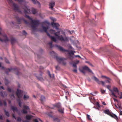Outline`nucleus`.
I'll return each mask as SVG.
<instances>
[{
    "label": "nucleus",
    "instance_id": "1",
    "mask_svg": "<svg viewBox=\"0 0 122 122\" xmlns=\"http://www.w3.org/2000/svg\"><path fill=\"white\" fill-rule=\"evenodd\" d=\"M24 10V12L25 14V17L31 21V26L32 29L35 30H36V27L39 25L40 22L39 20H33L32 18L30 17L29 15H27L26 14L31 13L30 10L29 8L25 5L22 7Z\"/></svg>",
    "mask_w": 122,
    "mask_h": 122
},
{
    "label": "nucleus",
    "instance_id": "2",
    "mask_svg": "<svg viewBox=\"0 0 122 122\" xmlns=\"http://www.w3.org/2000/svg\"><path fill=\"white\" fill-rule=\"evenodd\" d=\"M51 41L49 42L48 44L50 46L51 48H52L53 46L52 44V41L55 42L56 43H58L60 41H61L63 43H65L68 41V39H51Z\"/></svg>",
    "mask_w": 122,
    "mask_h": 122
},
{
    "label": "nucleus",
    "instance_id": "3",
    "mask_svg": "<svg viewBox=\"0 0 122 122\" xmlns=\"http://www.w3.org/2000/svg\"><path fill=\"white\" fill-rule=\"evenodd\" d=\"M55 46L56 47L59 49V50L62 52H68V54L69 55V56L68 58L70 59L71 60H72L73 58L72 56L71 55V54H72L73 55H74V52H75V51H71L70 52L68 50H65L63 48L61 47V46L57 45H56Z\"/></svg>",
    "mask_w": 122,
    "mask_h": 122
},
{
    "label": "nucleus",
    "instance_id": "4",
    "mask_svg": "<svg viewBox=\"0 0 122 122\" xmlns=\"http://www.w3.org/2000/svg\"><path fill=\"white\" fill-rule=\"evenodd\" d=\"M16 20L18 23L19 24H20L22 23L23 21L26 24H28L29 22L26 20H25L23 17H19L17 16L15 17Z\"/></svg>",
    "mask_w": 122,
    "mask_h": 122
},
{
    "label": "nucleus",
    "instance_id": "5",
    "mask_svg": "<svg viewBox=\"0 0 122 122\" xmlns=\"http://www.w3.org/2000/svg\"><path fill=\"white\" fill-rule=\"evenodd\" d=\"M23 91L21 90H19L18 89H17V91L16 92V94L18 98L17 99V101L18 102H21V101L20 98L22 97L23 96Z\"/></svg>",
    "mask_w": 122,
    "mask_h": 122
},
{
    "label": "nucleus",
    "instance_id": "6",
    "mask_svg": "<svg viewBox=\"0 0 122 122\" xmlns=\"http://www.w3.org/2000/svg\"><path fill=\"white\" fill-rule=\"evenodd\" d=\"M5 71L7 74H8V72H9L11 71H14L16 72L15 73V74L17 75H19L20 74V73L18 69L17 68H12L6 69L5 70Z\"/></svg>",
    "mask_w": 122,
    "mask_h": 122
},
{
    "label": "nucleus",
    "instance_id": "7",
    "mask_svg": "<svg viewBox=\"0 0 122 122\" xmlns=\"http://www.w3.org/2000/svg\"><path fill=\"white\" fill-rule=\"evenodd\" d=\"M57 61L60 63H62L63 65H65L66 64V62L65 61L66 60V59L63 58H61L57 56H55Z\"/></svg>",
    "mask_w": 122,
    "mask_h": 122
},
{
    "label": "nucleus",
    "instance_id": "8",
    "mask_svg": "<svg viewBox=\"0 0 122 122\" xmlns=\"http://www.w3.org/2000/svg\"><path fill=\"white\" fill-rule=\"evenodd\" d=\"M42 27L43 31L46 33L47 36H48L49 37H50L51 38H55L54 36H51L47 32V30L49 28V26L45 27L43 25H42Z\"/></svg>",
    "mask_w": 122,
    "mask_h": 122
},
{
    "label": "nucleus",
    "instance_id": "9",
    "mask_svg": "<svg viewBox=\"0 0 122 122\" xmlns=\"http://www.w3.org/2000/svg\"><path fill=\"white\" fill-rule=\"evenodd\" d=\"M60 33L61 32L62 35H59L58 36H57V38H68L67 36L65 33V30H61L60 29Z\"/></svg>",
    "mask_w": 122,
    "mask_h": 122
},
{
    "label": "nucleus",
    "instance_id": "10",
    "mask_svg": "<svg viewBox=\"0 0 122 122\" xmlns=\"http://www.w3.org/2000/svg\"><path fill=\"white\" fill-rule=\"evenodd\" d=\"M49 32L50 33L54 35L55 36L57 37L61 34L60 31L56 32L55 30L52 29L50 30Z\"/></svg>",
    "mask_w": 122,
    "mask_h": 122
},
{
    "label": "nucleus",
    "instance_id": "11",
    "mask_svg": "<svg viewBox=\"0 0 122 122\" xmlns=\"http://www.w3.org/2000/svg\"><path fill=\"white\" fill-rule=\"evenodd\" d=\"M23 107L24 108L21 111V112L22 113L24 114H26L28 112L26 110H29L30 108L28 106L23 105Z\"/></svg>",
    "mask_w": 122,
    "mask_h": 122
},
{
    "label": "nucleus",
    "instance_id": "12",
    "mask_svg": "<svg viewBox=\"0 0 122 122\" xmlns=\"http://www.w3.org/2000/svg\"><path fill=\"white\" fill-rule=\"evenodd\" d=\"M92 79L94 80L98 84H100L101 83L102 85H104L105 84L104 82L102 81H99V80L95 76H93V77L92 78Z\"/></svg>",
    "mask_w": 122,
    "mask_h": 122
},
{
    "label": "nucleus",
    "instance_id": "13",
    "mask_svg": "<svg viewBox=\"0 0 122 122\" xmlns=\"http://www.w3.org/2000/svg\"><path fill=\"white\" fill-rule=\"evenodd\" d=\"M51 25L53 27L55 28L57 30H58L59 29V27L60 26L59 23L52 22L51 23Z\"/></svg>",
    "mask_w": 122,
    "mask_h": 122
},
{
    "label": "nucleus",
    "instance_id": "14",
    "mask_svg": "<svg viewBox=\"0 0 122 122\" xmlns=\"http://www.w3.org/2000/svg\"><path fill=\"white\" fill-rule=\"evenodd\" d=\"M106 87L112 93V96H114L116 98H117V97L114 93L113 91L110 89L111 87V86L110 85H107L106 86Z\"/></svg>",
    "mask_w": 122,
    "mask_h": 122
},
{
    "label": "nucleus",
    "instance_id": "15",
    "mask_svg": "<svg viewBox=\"0 0 122 122\" xmlns=\"http://www.w3.org/2000/svg\"><path fill=\"white\" fill-rule=\"evenodd\" d=\"M49 8H51V10H53L54 9L53 7L55 5V2L53 1L49 3Z\"/></svg>",
    "mask_w": 122,
    "mask_h": 122
},
{
    "label": "nucleus",
    "instance_id": "16",
    "mask_svg": "<svg viewBox=\"0 0 122 122\" xmlns=\"http://www.w3.org/2000/svg\"><path fill=\"white\" fill-rule=\"evenodd\" d=\"M82 69L83 70L87 71L88 72L93 74L92 70L87 66H85L82 67Z\"/></svg>",
    "mask_w": 122,
    "mask_h": 122
},
{
    "label": "nucleus",
    "instance_id": "17",
    "mask_svg": "<svg viewBox=\"0 0 122 122\" xmlns=\"http://www.w3.org/2000/svg\"><path fill=\"white\" fill-rule=\"evenodd\" d=\"M110 116L115 119L117 121V122H118V117L116 115L112 113Z\"/></svg>",
    "mask_w": 122,
    "mask_h": 122
},
{
    "label": "nucleus",
    "instance_id": "18",
    "mask_svg": "<svg viewBox=\"0 0 122 122\" xmlns=\"http://www.w3.org/2000/svg\"><path fill=\"white\" fill-rule=\"evenodd\" d=\"M64 108H61V107L58 109V112L61 114H62L64 113Z\"/></svg>",
    "mask_w": 122,
    "mask_h": 122
},
{
    "label": "nucleus",
    "instance_id": "19",
    "mask_svg": "<svg viewBox=\"0 0 122 122\" xmlns=\"http://www.w3.org/2000/svg\"><path fill=\"white\" fill-rule=\"evenodd\" d=\"M35 4H37L39 6V7L40 6L41 4L37 0H31Z\"/></svg>",
    "mask_w": 122,
    "mask_h": 122
},
{
    "label": "nucleus",
    "instance_id": "20",
    "mask_svg": "<svg viewBox=\"0 0 122 122\" xmlns=\"http://www.w3.org/2000/svg\"><path fill=\"white\" fill-rule=\"evenodd\" d=\"M11 109L14 112L15 111L17 112L18 111V109L16 107H15L14 106H12L11 107Z\"/></svg>",
    "mask_w": 122,
    "mask_h": 122
},
{
    "label": "nucleus",
    "instance_id": "21",
    "mask_svg": "<svg viewBox=\"0 0 122 122\" xmlns=\"http://www.w3.org/2000/svg\"><path fill=\"white\" fill-rule=\"evenodd\" d=\"M104 112L110 116L111 114L112 113V112H110L108 109H107L105 110L104 111Z\"/></svg>",
    "mask_w": 122,
    "mask_h": 122
},
{
    "label": "nucleus",
    "instance_id": "22",
    "mask_svg": "<svg viewBox=\"0 0 122 122\" xmlns=\"http://www.w3.org/2000/svg\"><path fill=\"white\" fill-rule=\"evenodd\" d=\"M0 94L2 97H4L5 96H6L7 95V94L6 92H5L4 93V94L2 92H0Z\"/></svg>",
    "mask_w": 122,
    "mask_h": 122
},
{
    "label": "nucleus",
    "instance_id": "23",
    "mask_svg": "<svg viewBox=\"0 0 122 122\" xmlns=\"http://www.w3.org/2000/svg\"><path fill=\"white\" fill-rule=\"evenodd\" d=\"M32 12L33 14H35L37 12V10L36 9H35L34 8H31Z\"/></svg>",
    "mask_w": 122,
    "mask_h": 122
},
{
    "label": "nucleus",
    "instance_id": "24",
    "mask_svg": "<svg viewBox=\"0 0 122 122\" xmlns=\"http://www.w3.org/2000/svg\"><path fill=\"white\" fill-rule=\"evenodd\" d=\"M53 105L54 107H56L58 108V109L61 107V104L60 103L56 104Z\"/></svg>",
    "mask_w": 122,
    "mask_h": 122
},
{
    "label": "nucleus",
    "instance_id": "25",
    "mask_svg": "<svg viewBox=\"0 0 122 122\" xmlns=\"http://www.w3.org/2000/svg\"><path fill=\"white\" fill-rule=\"evenodd\" d=\"M118 96H117V97H118L120 99H121L122 98V92H118Z\"/></svg>",
    "mask_w": 122,
    "mask_h": 122
},
{
    "label": "nucleus",
    "instance_id": "26",
    "mask_svg": "<svg viewBox=\"0 0 122 122\" xmlns=\"http://www.w3.org/2000/svg\"><path fill=\"white\" fill-rule=\"evenodd\" d=\"M33 116L31 115H26V118L28 120H30Z\"/></svg>",
    "mask_w": 122,
    "mask_h": 122
},
{
    "label": "nucleus",
    "instance_id": "27",
    "mask_svg": "<svg viewBox=\"0 0 122 122\" xmlns=\"http://www.w3.org/2000/svg\"><path fill=\"white\" fill-rule=\"evenodd\" d=\"M45 97L43 96H41V97L40 100L41 101V103L42 104L43 103V101L45 100Z\"/></svg>",
    "mask_w": 122,
    "mask_h": 122
},
{
    "label": "nucleus",
    "instance_id": "28",
    "mask_svg": "<svg viewBox=\"0 0 122 122\" xmlns=\"http://www.w3.org/2000/svg\"><path fill=\"white\" fill-rule=\"evenodd\" d=\"M53 121L56 122H61L60 120L57 117H54L53 118Z\"/></svg>",
    "mask_w": 122,
    "mask_h": 122
},
{
    "label": "nucleus",
    "instance_id": "29",
    "mask_svg": "<svg viewBox=\"0 0 122 122\" xmlns=\"http://www.w3.org/2000/svg\"><path fill=\"white\" fill-rule=\"evenodd\" d=\"M8 41V39H0V41L2 42H6V41Z\"/></svg>",
    "mask_w": 122,
    "mask_h": 122
},
{
    "label": "nucleus",
    "instance_id": "30",
    "mask_svg": "<svg viewBox=\"0 0 122 122\" xmlns=\"http://www.w3.org/2000/svg\"><path fill=\"white\" fill-rule=\"evenodd\" d=\"M113 91L116 93H118L119 92V91L118 90L117 88L116 87H114L113 88Z\"/></svg>",
    "mask_w": 122,
    "mask_h": 122
},
{
    "label": "nucleus",
    "instance_id": "31",
    "mask_svg": "<svg viewBox=\"0 0 122 122\" xmlns=\"http://www.w3.org/2000/svg\"><path fill=\"white\" fill-rule=\"evenodd\" d=\"M4 112H5V115L8 117H10V114L9 113L6 111L5 109H4Z\"/></svg>",
    "mask_w": 122,
    "mask_h": 122
},
{
    "label": "nucleus",
    "instance_id": "32",
    "mask_svg": "<svg viewBox=\"0 0 122 122\" xmlns=\"http://www.w3.org/2000/svg\"><path fill=\"white\" fill-rule=\"evenodd\" d=\"M67 30L68 33L70 34L69 35H71L72 33L74 32V30H72L71 31L69 30Z\"/></svg>",
    "mask_w": 122,
    "mask_h": 122
},
{
    "label": "nucleus",
    "instance_id": "33",
    "mask_svg": "<svg viewBox=\"0 0 122 122\" xmlns=\"http://www.w3.org/2000/svg\"><path fill=\"white\" fill-rule=\"evenodd\" d=\"M46 24H47L48 25L49 24V23L47 21H45L44 22H42V25H45Z\"/></svg>",
    "mask_w": 122,
    "mask_h": 122
},
{
    "label": "nucleus",
    "instance_id": "34",
    "mask_svg": "<svg viewBox=\"0 0 122 122\" xmlns=\"http://www.w3.org/2000/svg\"><path fill=\"white\" fill-rule=\"evenodd\" d=\"M29 98V96H28L25 95H24L23 97V98L25 100H27Z\"/></svg>",
    "mask_w": 122,
    "mask_h": 122
},
{
    "label": "nucleus",
    "instance_id": "35",
    "mask_svg": "<svg viewBox=\"0 0 122 122\" xmlns=\"http://www.w3.org/2000/svg\"><path fill=\"white\" fill-rule=\"evenodd\" d=\"M15 41V39H11V43L12 44H13Z\"/></svg>",
    "mask_w": 122,
    "mask_h": 122
},
{
    "label": "nucleus",
    "instance_id": "36",
    "mask_svg": "<svg viewBox=\"0 0 122 122\" xmlns=\"http://www.w3.org/2000/svg\"><path fill=\"white\" fill-rule=\"evenodd\" d=\"M101 77L102 78H106V79H107L108 80H111V79L109 78H108V77H107L106 76H101Z\"/></svg>",
    "mask_w": 122,
    "mask_h": 122
},
{
    "label": "nucleus",
    "instance_id": "37",
    "mask_svg": "<svg viewBox=\"0 0 122 122\" xmlns=\"http://www.w3.org/2000/svg\"><path fill=\"white\" fill-rule=\"evenodd\" d=\"M90 116L88 114H87V118L89 120H92V119L90 118Z\"/></svg>",
    "mask_w": 122,
    "mask_h": 122
},
{
    "label": "nucleus",
    "instance_id": "38",
    "mask_svg": "<svg viewBox=\"0 0 122 122\" xmlns=\"http://www.w3.org/2000/svg\"><path fill=\"white\" fill-rule=\"evenodd\" d=\"M5 85H7L9 83L8 81L7 80H5Z\"/></svg>",
    "mask_w": 122,
    "mask_h": 122
},
{
    "label": "nucleus",
    "instance_id": "39",
    "mask_svg": "<svg viewBox=\"0 0 122 122\" xmlns=\"http://www.w3.org/2000/svg\"><path fill=\"white\" fill-rule=\"evenodd\" d=\"M50 19L51 20L54 21H56V19L54 18L53 17H51Z\"/></svg>",
    "mask_w": 122,
    "mask_h": 122
},
{
    "label": "nucleus",
    "instance_id": "40",
    "mask_svg": "<svg viewBox=\"0 0 122 122\" xmlns=\"http://www.w3.org/2000/svg\"><path fill=\"white\" fill-rule=\"evenodd\" d=\"M21 120L22 119L20 117H18L17 118V121L18 122H20L21 121Z\"/></svg>",
    "mask_w": 122,
    "mask_h": 122
},
{
    "label": "nucleus",
    "instance_id": "41",
    "mask_svg": "<svg viewBox=\"0 0 122 122\" xmlns=\"http://www.w3.org/2000/svg\"><path fill=\"white\" fill-rule=\"evenodd\" d=\"M76 64H77L76 63H74L73 64V66L74 67L76 68H77Z\"/></svg>",
    "mask_w": 122,
    "mask_h": 122
},
{
    "label": "nucleus",
    "instance_id": "42",
    "mask_svg": "<svg viewBox=\"0 0 122 122\" xmlns=\"http://www.w3.org/2000/svg\"><path fill=\"white\" fill-rule=\"evenodd\" d=\"M23 35L26 36L27 35V33L24 30L22 32Z\"/></svg>",
    "mask_w": 122,
    "mask_h": 122
},
{
    "label": "nucleus",
    "instance_id": "43",
    "mask_svg": "<svg viewBox=\"0 0 122 122\" xmlns=\"http://www.w3.org/2000/svg\"><path fill=\"white\" fill-rule=\"evenodd\" d=\"M101 93L103 94H104L105 92V90H103L102 89H101Z\"/></svg>",
    "mask_w": 122,
    "mask_h": 122
},
{
    "label": "nucleus",
    "instance_id": "44",
    "mask_svg": "<svg viewBox=\"0 0 122 122\" xmlns=\"http://www.w3.org/2000/svg\"><path fill=\"white\" fill-rule=\"evenodd\" d=\"M47 73L50 77L51 78V76L50 71H47Z\"/></svg>",
    "mask_w": 122,
    "mask_h": 122
},
{
    "label": "nucleus",
    "instance_id": "45",
    "mask_svg": "<svg viewBox=\"0 0 122 122\" xmlns=\"http://www.w3.org/2000/svg\"><path fill=\"white\" fill-rule=\"evenodd\" d=\"M18 105H19V106L21 108L22 107V105H21V102H18Z\"/></svg>",
    "mask_w": 122,
    "mask_h": 122
},
{
    "label": "nucleus",
    "instance_id": "46",
    "mask_svg": "<svg viewBox=\"0 0 122 122\" xmlns=\"http://www.w3.org/2000/svg\"><path fill=\"white\" fill-rule=\"evenodd\" d=\"M7 90L8 92H11V89L9 87L7 88Z\"/></svg>",
    "mask_w": 122,
    "mask_h": 122
},
{
    "label": "nucleus",
    "instance_id": "47",
    "mask_svg": "<svg viewBox=\"0 0 122 122\" xmlns=\"http://www.w3.org/2000/svg\"><path fill=\"white\" fill-rule=\"evenodd\" d=\"M2 36L5 38H8L6 35L5 34L3 35Z\"/></svg>",
    "mask_w": 122,
    "mask_h": 122
},
{
    "label": "nucleus",
    "instance_id": "48",
    "mask_svg": "<svg viewBox=\"0 0 122 122\" xmlns=\"http://www.w3.org/2000/svg\"><path fill=\"white\" fill-rule=\"evenodd\" d=\"M3 104L5 106H6L7 104L5 101H3Z\"/></svg>",
    "mask_w": 122,
    "mask_h": 122
},
{
    "label": "nucleus",
    "instance_id": "49",
    "mask_svg": "<svg viewBox=\"0 0 122 122\" xmlns=\"http://www.w3.org/2000/svg\"><path fill=\"white\" fill-rule=\"evenodd\" d=\"M84 70H83V69L82 70H80V71L82 73H83L84 74H85V71H84Z\"/></svg>",
    "mask_w": 122,
    "mask_h": 122
},
{
    "label": "nucleus",
    "instance_id": "50",
    "mask_svg": "<svg viewBox=\"0 0 122 122\" xmlns=\"http://www.w3.org/2000/svg\"><path fill=\"white\" fill-rule=\"evenodd\" d=\"M86 62L89 65H90L91 66H93L92 65V64L91 63L89 62V61H86Z\"/></svg>",
    "mask_w": 122,
    "mask_h": 122
},
{
    "label": "nucleus",
    "instance_id": "51",
    "mask_svg": "<svg viewBox=\"0 0 122 122\" xmlns=\"http://www.w3.org/2000/svg\"><path fill=\"white\" fill-rule=\"evenodd\" d=\"M5 62L7 63H9V61L7 59H5Z\"/></svg>",
    "mask_w": 122,
    "mask_h": 122
},
{
    "label": "nucleus",
    "instance_id": "52",
    "mask_svg": "<svg viewBox=\"0 0 122 122\" xmlns=\"http://www.w3.org/2000/svg\"><path fill=\"white\" fill-rule=\"evenodd\" d=\"M12 116L14 118H15V119H16V117H15V115L14 114H12Z\"/></svg>",
    "mask_w": 122,
    "mask_h": 122
},
{
    "label": "nucleus",
    "instance_id": "53",
    "mask_svg": "<svg viewBox=\"0 0 122 122\" xmlns=\"http://www.w3.org/2000/svg\"><path fill=\"white\" fill-rule=\"evenodd\" d=\"M73 71L74 72H77V70L76 69H76H74L73 70Z\"/></svg>",
    "mask_w": 122,
    "mask_h": 122
},
{
    "label": "nucleus",
    "instance_id": "54",
    "mask_svg": "<svg viewBox=\"0 0 122 122\" xmlns=\"http://www.w3.org/2000/svg\"><path fill=\"white\" fill-rule=\"evenodd\" d=\"M3 105V103L2 101L0 100V106H1Z\"/></svg>",
    "mask_w": 122,
    "mask_h": 122
},
{
    "label": "nucleus",
    "instance_id": "55",
    "mask_svg": "<svg viewBox=\"0 0 122 122\" xmlns=\"http://www.w3.org/2000/svg\"><path fill=\"white\" fill-rule=\"evenodd\" d=\"M56 70H58L59 69L58 66H57L56 67Z\"/></svg>",
    "mask_w": 122,
    "mask_h": 122
},
{
    "label": "nucleus",
    "instance_id": "56",
    "mask_svg": "<svg viewBox=\"0 0 122 122\" xmlns=\"http://www.w3.org/2000/svg\"><path fill=\"white\" fill-rule=\"evenodd\" d=\"M55 52L53 51H51L50 52V54H55Z\"/></svg>",
    "mask_w": 122,
    "mask_h": 122
},
{
    "label": "nucleus",
    "instance_id": "57",
    "mask_svg": "<svg viewBox=\"0 0 122 122\" xmlns=\"http://www.w3.org/2000/svg\"><path fill=\"white\" fill-rule=\"evenodd\" d=\"M113 99L115 102H118V100L117 99H115V98H113Z\"/></svg>",
    "mask_w": 122,
    "mask_h": 122
},
{
    "label": "nucleus",
    "instance_id": "58",
    "mask_svg": "<svg viewBox=\"0 0 122 122\" xmlns=\"http://www.w3.org/2000/svg\"><path fill=\"white\" fill-rule=\"evenodd\" d=\"M3 118L2 115H0V119L1 120H3Z\"/></svg>",
    "mask_w": 122,
    "mask_h": 122
},
{
    "label": "nucleus",
    "instance_id": "59",
    "mask_svg": "<svg viewBox=\"0 0 122 122\" xmlns=\"http://www.w3.org/2000/svg\"><path fill=\"white\" fill-rule=\"evenodd\" d=\"M34 121L35 122H38V121L37 119H35L34 120Z\"/></svg>",
    "mask_w": 122,
    "mask_h": 122
},
{
    "label": "nucleus",
    "instance_id": "60",
    "mask_svg": "<svg viewBox=\"0 0 122 122\" xmlns=\"http://www.w3.org/2000/svg\"><path fill=\"white\" fill-rule=\"evenodd\" d=\"M76 57H79L80 58H81V57L79 55H76L75 56Z\"/></svg>",
    "mask_w": 122,
    "mask_h": 122
},
{
    "label": "nucleus",
    "instance_id": "61",
    "mask_svg": "<svg viewBox=\"0 0 122 122\" xmlns=\"http://www.w3.org/2000/svg\"><path fill=\"white\" fill-rule=\"evenodd\" d=\"M11 97H13L14 98H15V97L14 95L13 94H12V95H11Z\"/></svg>",
    "mask_w": 122,
    "mask_h": 122
},
{
    "label": "nucleus",
    "instance_id": "62",
    "mask_svg": "<svg viewBox=\"0 0 122 122\" xmlns=\"http://www.w3.org/2000/svg\"><path fill=\"white\" fill-rule=\"evenodd\" d=\"M38 79L39 80H41L42 79V78L41 77H40L39 78H38Z\"/></svg>",
    "mask_w": 122,
    "mask_h": 122
},
{
    "label": "nucleus",
    "instance_id": "63",
    "mask_svg": "<svg viewBox=\"0 0 122 122\" xmlns=\"http://www.w3.org/2000/svg\"><path fill=\"white\" fill-rule=\"evenodd\" d=\"M97 105L98 107H100L99 104L98 102L97 103Z\"/></svg>",
    "mask_w": 122,
    "mask_h": 122
},
{
    "label": "nucleus",
    "instance_id": "64",
    "mask_svg": "<svg viewBox=\"0 0 122 122\" xmlns=\"http://www.w3.org/2000/svg\"><path fill=\"white\" fill-rule=\"evenodd\" d=\"M23 122H29V121L27 120H23Z\"/></svg>",
    "mask_w": 122,
    "mask_h": 122
}]
</instances>
